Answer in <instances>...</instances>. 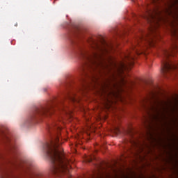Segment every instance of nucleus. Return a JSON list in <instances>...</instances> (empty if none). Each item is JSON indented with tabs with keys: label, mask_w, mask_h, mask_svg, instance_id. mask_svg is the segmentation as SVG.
Instances as JSON below:
<instances>
[{
	"label": "nucleus",
	"mask_w": 178,
	"mask_h": 178,
	"mask_svg": "<svg viewBox=\"0 0 178 178\" xmlns=\"http://www.w3.org/2000/svg\"><path fill=\"white\" fill-rule=\"evenodd\" d=\"M89 44L90 45V50H82L80 56L85 60L84 65L82 68V76L80 79V84L78 88L74 90H68L62 99L54 101H50L47 104L36 108L35 112L28 120L27 123H33V122L41 118H48L55 112V108L64 112V113L72 115V111H67V105L66 102H72V104H79L80 97L76 95V92H84L85 90L90 88L92 83H97L98 78L95 74V72L99 71V67H108L107 65L104 64V58L102 55L108 53V43L105 40L98 42L95 39H90Z\"/></svg>",
	"instance_id": "f257e3e1"
},
{
	"label": "nucleus",
	"mask_w": 178,
	"mask_h": 178,
	"mask_svg": "<svg viewBox=\"0 0 178 178\" xmlns=\"http://www.w3.org/2000/svg\"><path fill=\"white\" fill-rule=\"evenodd\" d=\"M145 19L150 24L148 33L144 32L136 38V44L132 47V49L128 51L124 54V61L120 63L119 65L114 64V66L117 67L118 72H124V70H129L134 65V54L140 55L144 54L145 49H143L144 45L148 47H154L156 41V27L159 26L158 22L163 20V17L161 16V13L156 11L154 14L149 13L148 16L145 17Z\"/></svg>",
	"instance_id": "f03ea898"
},
{
	"label": "nucleus",
	"mask_w": 178,
	"mask_h": 178,
	"mask_svg": "<svg viewBox=\"0 0 178 178\" xmlns=\"http://www.w3.org/2000/svg\"><path fill=\"white\" fill-rule=\"evenodd\" d=\"M62 128L58 125V122L54 121L47 126V131L50 136V140L47 142L43 149L46 155L51 159L52 163L51 172L57 176L69 175L72 169L73 161H70L63 154L62 148H59V134Z\"/></svg>",
	"instance_id": "7ed1b4c3"
},
{
	"label": "nucleus",
	"mask_w": 178,
	"mask_h": 178,
	"mask_svg": "<svg viewBox=\"0 0 178 178\" xmlns=\"http://www.w3.org/2000/svg\"><path fill=\"white\" fill-rule=\"evenodd\" d=\"M163 12L165 16H169L173 19L171 22V35L174 40L173 43L170 49H163L162 54L161 73L163 76H166V74L177 69V65L170 62L169 57L175 56V54L178 51V24L176 22L178 20V0H168L165 3Z\"/></svg>",
	"instance_id": "20e7f679"
},
{
	"label": "nucleus",
	"mask_w": 178,
	"mask_h": 178,
	"mask_svg": "<svg viewBox=\"0 0 178 178\" xmlns=\"http://www.w3.org/2000/svg\"><path fill=\"white\" fill-rule=\"evenodd\" d=\"M0 143L6 147V151L0 148V178H15L3 165L8 162V159H6V154H13L16 150V146H15V143H13L10 137L1 131Z\"/></svg>",
	"instance_id": "39448f33"
},
{
	"label": "nucleus",
	"mask_w": 178,
	"mask_h": 178,
	"mask_svg": "<svg viewBox=\"0 0 178 178\" xmlns=\"http://www.w3.org/2000/svg\"><path fill=\"white\" fill-rule=\"evenodd\" d=\"M129 144H131V145H132V147H138V143H137V142H136V140H130Z\"/></svg>",
	"instance_id": "423d86ee"
},
{
	"label": "nucleus",
	"mask_w": 178,
	"mask_h": 178,
	"mask_svg": "<svg viewBox=\"0 0 178 178\" xmlns=\"http://www.w3.org/2000/svg\"><path fill=\"white\" fill-rule=\"evenodd\" d=\"M115 133H116L117 134H120V129L119 128L115 127Z\"/></svg>",
	"instance_id": "0eeeda50"
},
{
	"label": "nucleus",
	"mask_w": 178,
	"mask_h": 178,
	"mask_svg": "<svg viewBox=\"0 0 178 178\" xmlns=\"http://www.w3.org/2000/svg\"><path fill=\"white\" fill-rule=\"evenodd\" d=\"M65 86L67 88H69V87H72V83L70 82H68L65 84Z\"/></svg>",
	"instance_id": "6e6552de"
},
{
	"label": "nucleus",
	"mask_w": 178,
	"mask_h": 178,
	"mask_svg": "<svg viewBox=\"0 0 178 178\" xmlns=\"http://www.w3.org/2000/svg\"><path fill=\"white\" fill-rule=\"evenodd\" d=\"M122 83L123 86H126V84L127 83V81H126L124 79L122 80Z\"/></svg>",
	"instance_id": "1a4fd4ad"
},
{
	"label": "nucleus",
	"mask_w": 178,
	"mask_h": 178,
	"mask_svg": "<svg viewBox=\"0 0 178 178\" xmlns=\"http://www.w3.org/2000/svg\"><path fill=\"white\" fill-rule=\"evenodd\" d=\"M88 162H92V158H90L88 160Z\"/></svg>",
	"instance_id": "9d476101"
},
{
	"label": "nucleus",
	"mask_w": 178,
	"mask_h": 178,
	"mask_svg": "<svg viewBox=\"0 0 178 178\" xmlns=\"http://www.w3.org/2000/svg\"><path fill=\"white\" fill-rule=\"evenodd\" d=\"M145 122H148V119L145 118Z\"/></svg>",
	"instance_id": "9b49d317"
},
{
	"label": "nucleus",
	"mask_w": 178,
	"mask_h": 178,
	"mask_svg": "<svg viewBox=\"0 0 178 178\" xmlns=\"http://www.w3.org/2000/svg\"><path fill=\"white\" fill-rule=\"evenodd\" d=\"M164 104H165V105H168V103H167V102H164Z\"/></svg>",
	"instance_id": "f8f14e48"
},
{
	"label": "nucleus",
	"mask_w": 178,
	"mask_h": 178,
	"mask_svg": "<svg viewBox=\"0 0 178 178\" xmlns=\"http://www.w3.org/2000/svg\"><path fill=\"white\" fill-rule=\"evenodd\" d=\"M155 1H158V0H153V2H155Z\"/></svg>",
	"instance_id": "ddd939ff"
},
{
	"label": "nucleus",
	"mask_w": 178,
	"mask_h": 178,
	"mask_svg": "<svg viewBox=\"0 0 178 178\" xmlns=\"http://www.w3.org/2000/svg\"><path fill=\"white\" fill-rule=\"evenodd\" d=\"M130 152H131V150H130Z\"/></svg>",
	"instance_id": "4468645a"
}]
</instances>
